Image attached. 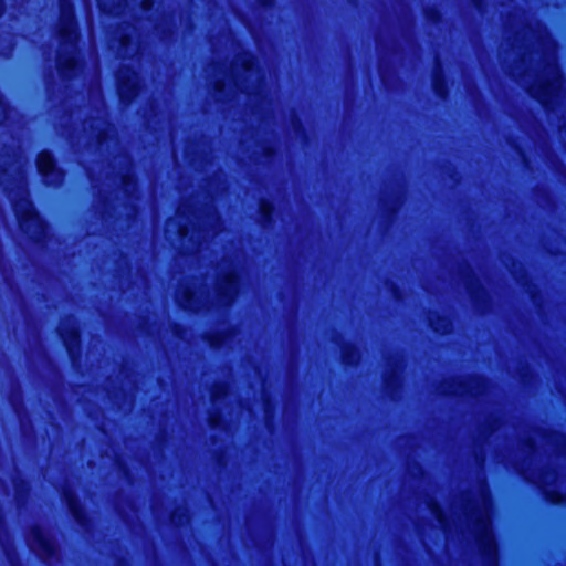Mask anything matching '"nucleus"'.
<instances>
[{
	"label": "nucleus",
	"mask_w": 566,
	"mask_h": 566,
	"mask_svg": "<svg viewBox=\"0 0 566 566\" xmlns=\"http://www.w3.org/2000/svg\"><path fill=\"white\" fill-rule=\"evenodd\" d=\"M29 179H0V187L7 192L20 230L35 243L49 238V227L40 217L31 198Z\"/></svg>",
	"instance_id": "nucleus-1"
},
{
	"label": "nucleus",
	"mask_w": 566,
	"mask_h": 566,
	"mask_svg": "<svg viewBox=\"0 0 566 566\" xmlns=\"http://www.w3.org/2000/svg\"><path fill=\"white\" fill-rule=\"evenodd\" d=\"M56 332L72 359L80 355L81 338L77 319L73 315L60 319Z\"/></svg>",
	"instance_id": "nucleus-2"
},
{
	"label": "nucleus",
	"mask_w": 566,
	"mask_h": 566,
	"mask_svg": "<svg viewBox=\"0 0 566 566\" xmlns=\"http://www.w3.org/2000/svg\"><path fill=\"white\" fill-rule=\"evenodd\" d=\"M29 547L41 558L53 557L56 554V545L52 537L40 526H32L25 534Z\"/></svg>",
	"instance_id": "nucleus-3"
},
{
	"label": "nucleus",
	"mask_w": 566,
	"mask_h": 566,
	"mask_svg": "<svg viewBox=\"0 0 566 566\" xmlns=\"http://www.w3.org/2000/svg\"><path fill=\"white\" fill-rule=\"evenodd\" d=\"M62 501L67 507L70 514L78 522L82 523L85 517V511L80 503L76 494L69 489H65L61 493Z\"/></svg>",
	"instance_id": "nucleus-4"
},
{
	"label": "nucleus",
	"mask_w": 566,
	"mask_h": 566,
	"mask_svg": "<svg viewBox=\"0 0 566 566\" xmlns=\"http://www.w3.org/2000/svg\"><path fill=\"white\" fill-rule=\"evenodd\" d=\"M39 170L42 175H48L53 170V159L49 154H41L38 158Z\"/></svg>",
	"instance_id": "nucleus-5"
},
{
	"label": "nucleus",
	"mask_w": 566,
	"mask_h": 566,
	"mask_svg": "<svg viewBox=\"0 0 566 566\" xmlns=\"http://www.w3.org/2000/svg\"><path fill=\"white\" fill-rule=\"evenodd\" d=\"M559 75H558V72L556 70H554V83L549 85L548 87V92H553L557 88H559Z\"/></svg>",
	"instance_id": "nucleus-6"
},
{
	"label": "nucleus",
	"mask_w": 566,
	"mask_h": 566,
	"mask_svg": "<svg viewBox=\"0 0 566 566\" xmlns=\"http://www.w3.org/2000/svg\"><path fill=\"white\" fill-rule=\"evenodd\" d=\"M43 181V184L45 186H52L54 185V181H63L64 179H48V178H44V179H41Z\"/></svg>",
	"instance_id": "nucleus-7"
},
{
	"label": "nucleus",
	"mask_w": 566,
	"mask_h": 566,
	"mask_svg": "<svg viewBox=\"0 0 566 566\" xmlns=\"http://www.w3.org/2000/svg\"><path fill=\"white\" fill-rule=\"evenodd\" d=\"M120 181H123V185L125 188H128L133 181H138L139 179H126V178H123V179H119Z\"/></svg>",
	"instance_id": "nucleus-8"
},
{
	"label": "nucleus",
	"mask_w": 566,
	"mask_h": 566,
	"mask_svg": "<svg viewBox=\"0 0 566 566\" xmlns=\"http://www.w3.org/2000/svg\"><path fill=\"white\" fill-rule=\"evenodd\" d=\"M150 7V3L148 0H144V4H143V8H144V12L147 11Z\"/></svg>",
	"instance_id": "nucleus-9"
},
{
	"label": "nucleus",
	"mask_w": 566,
	"mask_h": 566,
	"mask_svg": "<svg viewBox=\"0 0 566 566\" xmlns=\"http://www.w3.org/2000/svg\"><path fill=\"white\" fill-rule=\"evenodd\" d=\"M92 181V186L93 187H96L97 185L95 184L96 181H102L103 179H95V178H92L90 179Z\"/></svg>",
	"instance_id": "nucleus-10"
},
{
	"label": "nucleus",
	"mask_w": 566,
	"mask_h": 566,
	"mask_svg": "<svg viewBox=\"0 0 566 566\" xmlns=\"http://www.w3.org/2000/svg\"><path fill=\"white\" fill-rule=\"evenodd\" d=\"M229 285H230V289L231 290H234L235 285H234V281L233 279L231 277L230 282H229Z\"/></svg>",
	"instance_id": "nucleus-11"
},
{
	"label": "nucleus",
	"mask_w": 566,
	"mask_h": 566,
	"mask_svg": "<svg viewBox=\"0 0 566 566\" xmlns=\"http://www.w3.org/2000/svg\"><path fill=\"white\" fill-rule=\"evenodd\" d=\"M245 69H250V61H244Z\"/></svg>",
	"instance_id": "nucleus-12"
},
{
	"label": "nucleus",
	"mask_w": 566,
	"mask_h": 566,
	"mask_svg": "<svg viewBox=\"0 0 566 566\" xmlns=\"http://www.w3.org/2000/svg\"><path fill=\"white\" fill-rule=\"evenodd\" d=\"M486 542H488V544H489L490 546L492 545V538H489V537H488V538H486Z\"/></svg>",
	"instance_id": "nucleus-13"
}]
</instances>
